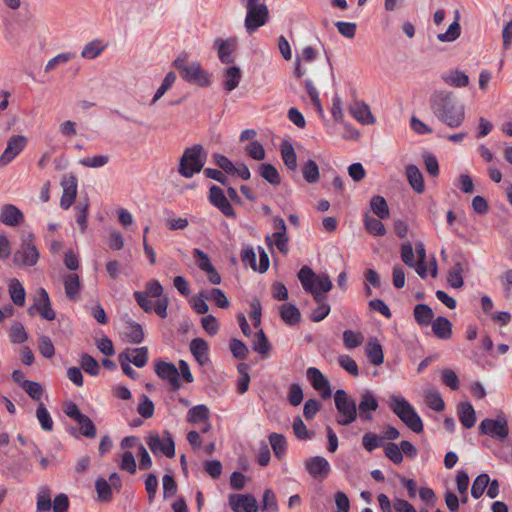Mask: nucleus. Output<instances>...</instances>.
Wrapping results in <instances>:
<instances>
[{
  "instance_id": "obj_1",
  "label": "nucleus",
  "mask_w": 512,
  "mask_h": 512,
  "mask_svg": "<svg viewBox=\"0 0 512 512\" xmlns=\"http://www.w3.org/2000/svg\"><path fill=\"white\" fill-rule=\"evenodd\" d=\"M430 108L437 119L450 128H458L464 122V104L452 92L435 91L430 96Z\"/></svg>"
},
{
  "instance_id": "obj_2",
  "label": "nucleus",
  "mask_w": 512,
  "mask_h": 512,
  "mask_svg": "<svg viewBox=\"0 0 512 512\" xmlns=\"http://www.w3.org/2000/svg\"><path fill=\"white\" fill-rule=\"evenodd\" d=\"M297 277L306 293L313 296L317 305H329L327 303V295L332 287V281L327 274L316 275L309 266H303Z\"/></svg>"
},
{
  "instance_id": "obj_3",
  "label": "nucleus",
  "mask_w": 512,
  "mask_h": 512,
  "mask_svg": "<svg viewBox=\"0 0 512 512\" xmlns=\"http://www.w3.org/2000/svg\"><path fill=\"white\" fill-rule=\"evenodd\" d=\"M389 408L410 430L415 433L423 431L424 426L421 417L403 396L391 395L389 398Z\"/></svg>"
},
{
  "instance_id": "obj_4",
  "label": "nucleus",
  "mask_w": 512,
  "mask_h": 512,
  "mask_svg": "<svg viewBox=\"0 0 512 512\" xmlns=\"http://www.w3.org/2000/svg\"><path fill=\"white\" fill-rule=\"evenodd\" d=\"M239 2L246 9L244 27L249 35L268 23L269 9L263 0H239Z\"/></svg>"
},
{
  "instance_id": "obj_5",
  "label": "nucleus",
  "mask_w": 512,
  "mask_h": 512,
  "mask_svg": "<svg viewBox=\"0 0 512 512\" xmlns=\"http://www.w3.org/2000/svg\"><path fill=\"white\" fill-rule=\"evenodd\" d=\"M173 67L179 71L181 78L187 83L199 87H208L211 84L210 74L197 61L188 63L185 57H178L174 60Z\"/></svg>"
},
{
  "instance_id": "obj_6",
  "label": "nucleus",
  "mask_w": 512,
  "mask_h": 512,
  "mask_svg": "<svg viewBox=\"0 0 512 512\" xmlns=\"http://www.w3.org/2000/svg\"><path fill=\"white\" fill-rule=\"evenodd\" d=\"M207 154L200 144H195L184 150L178 167V172L185 178H191L199 173L205 164Z\"/></svg>"
},
{
  "instance_id": "obj_7",
  "label": "nucleus",
  "mask_w": 512,
  "mask_h": 512,
  "mask_svg": "<svg viewBox=\"0 0 512 512\" xmlns=\"http://www.w3.org/2000/svg\"><path fill=\"white\" fill-rule=\"evenodd\" d=\"M334 403L337 410L336 422L341 426H348L358 417L357 404L345 390L338 389L334 393Z\"/></svg>"
},
{
  "instance_id": "obj_8",
  "label": "nucleus",
  "mask_w": 512,
  "mask_h": 512,
  "mask_svg": "<svg viewBox=\"0 0 512 512\" xmlns=\"http://www.w3.org/2000/svg\"><path fill=\"white\" fill-rule=\"evenodd\" d=\"M64 413L73 419L80 428L83 436L93 439L97 435V429L93 421L85 414H83L76 403L69 401L64 404Z\"/></svg>"
},
{
  "instance_id": "obj_9",
  "label": "nucleus",
  "mask_w": 512,
  "mask_h": 512,
  "mask_svg": "<svg viewBox=\"0 0 512 512\" xmlns=\"http://www.w3.org/2000/svg\"><path fill=\"white\" fill-rule=\"evenodd\" d=\"M40 257L39 251L34 244V234L29 233L22 240L20 248L15 252L14 263L20 266H34Z\"/></svg>"
},
{
  "instance_id": "obj_10",
  "label": "nucleus",
  "mask_w": 512,
  "mask_h": 512,
  "mask_svg": "<svg viewBox=\"0 0 512 512\" xmlns=\"http://www.w3.org/2000/svg\"><path fill=\"white\" fill-rule=\"evenodd\" d=\"M164 438L157 433H152L147 437V445L154 455L163 454L167 458L175 456V443L173 436L167 430L163 432Z\"/></svg>"
},
{
  "instance_id": "obj_11",
  "label": "nucleus",
  "mask_w": 512,
  "mask_h": 512,
  "mask_svg": "<svg viewBox=\"0 0 512 512\" xmlns=\"http://www.w3.org/2000/svg\"><path fill=\"white\" fill-rule=\"evenodd\" d=\"M479 432L491 438L504 440L509 434L508 421L504 414L498 415L496 419L485 418L479 425Z\"/></svg>"
},
{
  "instance_id": "obj_12",
  "label": "nucleus",
  "mask_w": 512,
  "mask_h": 512,
  "mask_svg": "<svg viewBox=\"0 0 512 512\" xmlns=\"http://www.w3.org/2000/svg\"><path fill=\"white\" fill-rule=\"evenodd\" d=\"M133 296L139 305V307L146 313L155 312L160 318L164 319L167 317V308L169 305L168 297H163L156 300L155 302L148 299L145 293L142 291H135Z\"/></svg>"
},
{
  "instance_id": "obj_13",
  "label": "nucleus",
  "mask_w": 512,
  "mask_h": 512,
  "mask_svg": "<svg viewBox=\"0 0 512 512\" xmlns=\"http://www.w3.org/2000/svg\"><path fill=\"white\" fill-rule=\"evenodd\" d=\"M27 138L23 135H12L7 147L0 156V167H5L11 163L26 147Z\"/></svg>"
},
{
  "instance_id": "obj_14",
  "label": "nucleus",
  "mask_w": 512,
  "mask_h": 512,
  "mask_svg": "<svg viewBox=\"0 0 512 512\" xmlns=\"http://www.w3.org/2000/svg\"><path fill=\"white\" fill-rule=\"evenodd\" d=\"M213 47L217 50L219 61L223 64L234 63V52L238 48V38L229 37L227 39L216 38Z\"/></svg>"
},
{
  "instance_id": "obj_15",
  "label": "nucleus",
  "mask_w": 512,
  "mask_h": 512,
  "mask_svg": "<svg viewBox=\"0 0 512 512\" xmlns=\"http://www.w3.org/2000/svg\"><path fill=\"white\" fill-rule=\"evenodd\" d=\"M209 202L216 207L227 218H235L236 213L232 207L229 199L224 194L223 190L217 186L212 185L209 189Z\"/></svg>"
},
{
  "instance_id": "obj_16",
  "label": "nucleus",
  "mask_w": 512,
  "mask_h": 512,
  "mask_svg": "<svg viewBox=\"0 0 512 512\" xmlns=\"http://www.w3.org/2000/svg\"><path fill=\"white\" fill-rule=\"evenodd\" d=\"M155 373L163 380L169 382L171 390L177 391L181 387L179 371L177 367L170 362L159 360L155 363Z\"/></svg>"
},
{
  "instance_id": "obj_17",
  "label": "nucleus",
  "mask_w": 512,
  "mask_h": 512,
  "mask_svg": "<svg viewBox=\"0 0 512 512\" xmlns=\"http://www.w3.org/2000/svg\"><path fill=\"white\" fill-rule=\"evenodd\" d=\"M379 407L378 399L371 390H365L361 396L357 406L358 416L363 421H372L373 412Z\"/></svg>"
},
{
  "instance_id": "obj_18",
  "label": "nucleus",
  "mask_w": 512,
  "mask_h": 512,
  "mask_svg": "<svg viewBox=\"0 0 512 512\" xmlns=\"http://www.w3.org/2000/svg\"><path fill=\"white\" fill-rule=\"evenodd\" d=\"M63 193L60 199V206L68 210L75 201L77 195V178L74 174H66L61 181Z\"/></svg>"
},
{
  "instance_id": "obj_19",
  "label": "nucleus",
  "mask_w": 512,
  "mask_h": 512,
  "mask_svg": "<svg viewBox=\"0 0 512 512\" xmlns=\"http://www.w3.org/2000/svg\"><path fill=\"white\" fill-rule=\"evenodd\" d=\"M33 309H36L40 316L45 320L52 321L56 318V313L51 306L49 295L44 288H40L38 290V297L28 310L30 315H33Z\"/></svg>"
},
{
  "instance_id": "obj_20",
  "label": "nucleus",
  "mask_w": 512,
  "mask_h": 512,
  "mask_svg": "<svg viewBox=\"0 0 512 512\" xmlns=\"http://www.w3.org/2000/svg\"><path fill=\"white\" fill-rule=\"evenodd\" d=\"M469 267V262L463 254L455 255L454 264L448 273V283L453 288H461L464 285L462 274Z\"/></svg>"
},
{
  "instance_id": "obj_21",
  "label": "nucleus",
  "mask_w": 512,
  "mask_h": 512,
  "mask_svg": "<svg viewBox=\"0 0 512 512\" xmlns=\"http://www.w3.org/2000/svg\"><path fill=\"white\" fill-rule=\"evenodd\" d=\"M305 468L309 475L315 479H325L331 470L329 462L322 456H314L305 461Z\"/></svg>"
},
{
  "instance_id": "obj_22",
  "label": "nucleus",
  "mask_w": 512,
  "mask_h": 512,
  "mask_svg": "<svg viewBox=\"0 0 512 512\" xmlns=\"http://www.w3.org/2000/svg\"><path fill=\"white\" fill-rule=\"evenodd\" d=\"M229 505L233 512H258L257 501L253 495L232 494L229 497Z\"/></svg>"
},
{
  "instance_id": "obj_23",
  "label": "nucleus",
  "mask_w": 512,
  "mask_h": 512,
  "mask_svg": "<svg viewBox=\"0 0 512 512\" xmlns=\"http://www.w3.org/2000/svg\"><path fill=\"white\" fill-rule=\"evenodd\" d=\"M306 375L313 388L321 392L322 398L327 399L331 396L332 391L329 381L318 368L309 367L306 371Z\"/></svg>"
},
{
  "instance_id": "obj_24",
  "label": "nucleus",
  "mask_w": 512,
  "mask_h": 512,
  "mask_svg": "<svg viewBox=\"0 0 512 512\" xmlns=\"http://www.w3.org/2000/svg\"><path fill=\"white\" fill-rule=\"evenodd\" d=\"M23 212L13 204H4L0 210V222L6 226L17 227L24 222Z\"/></svg>"
},
{
  "instance_id": "obj_25",
  "label": "nucleus",
  "mask_w": 512,
  "mask_h": 512,
  "mask_svg": "<svg viewBox=\"0 0 512 512\" xmlns=\"http://www.w3.org/2000/svg\"><path fill=\"white\" fill-rule=\"evenodd\" d=\"M209 346L202 338H194L190 342V352L199 365L204 366L209 362Z\"/></svg>"
},
{
  "instance_id": "obj_26",
  "label": "nucleus",
  "mask_w": 512,
  "mask_h": 512,
  "mask_svg": "<svg viewBox=\"0 0 512 512\" xmlns=\"http://www.w3.org/2000/svg\"><path fill=\"white\" fill-rule=\"evenodd\" d=\"M457 414L463 427L469 429L475 425L476 414L471 403L460 402L457 406Z\"/></svg>"
},
{
  "instance_id": "obj_27",
  "label": "nucleus",
  "mask_w": 512,
  "mask_h": 512,
  "mask_svg": "<svg viewBox=\"0 0 512 512\" xmlns=\"http://www.w3.org/2000/svg\"><path fill=\"white\" fill-rule=\"evenodd\" d=\"M63 284L66 297L71 301H77L81 289L79 276L75 273L67 274L63 277Z\"/></svg>"
},
{
  "instance_id": "obj_28",
  "label": "nucleus",
  "mask_w": 512,
  "mask_h": 512,
  "mask_svg": "<svg viewBox=\"0 0 512 512\" xmlns=\"http://www.w3.org/2000/svg\"><path fill=\"white\" fill-rule=\"evenodd\" d=\"M434 335L442 340H448L452 337V323L443 316H438L432 323Z\"/></svg>"
},
{
  "instance_id": "obj_29",
  "label": "nucleus",
  "mask_w": 512,
  "mask_h": 512,
  "mask_svg": "<svg viewBox=\"0 0 512 512\" xmlns=\"http://www.w3.org/2000/svg\"><path fill=\"white\" fill-rule=\"evenodd\" d=\"M279 314L283 322L289 326H295L301 321L300 310L291 303H285L280 306Z\"/></svg>"
},
{
  "instance_id": "obj_30",
  "label": "nucleus",
  "mask_w": 512,
  "mask_h": 512,
  "mask_svg": "<svg viewBox=\"0 0 512 512\" xmlns=\"http://www.w3.org/2000/svg\"><path fill=\"white\" fill-rule=\"evenodd\" d=\"M406 176L410 186L415 192L422 193L424 191L423 175L416 165L409 164L406 166Z\"/></svg>"
},
{
  "instance_id": "obj_31",
  "label": "nucleus",
  "mask_w": 512,
  "mask_h": 512,
  "mask_svg": "<svg viewBox=\"0 0 512 512\" xmlns=\"http://www.w3.org/2000/svg\"><path fill=\"white\" fill-rule=\"evenodd\" d=\"M242 77V72L237 66H230L224 71L223 88L227 92H231L238 87Z\"/></svg>"
},
{
  "instance_id": "obj_32",
  "label": "nucleus",
  "mask_w": 512,
  "mask_h": 512,
  "mask_svg": "<svg viewBox=\"0 0 512 512\" xmlns=\"http://www.w3.org/2000/svg\"><path fill=\"white\" fill-rule=\"evenodd\" d=\"M132 353L135 355L130 357L128 352H122L119 354V359H125V362H131L136 367H144L148 362V349L147 347H140L132 349Z\"/></svg>"
},
{
  "instance_id": "obj_33",
  "label": "nucleus",
  "mask_w": 512,
  "mask_h": 512,
  "mask_svg": "<svg viewBox=\"0 0 512 512\" xmlns=\"http://www.w3.org/2000/svg\"><path fill=\"white\" fill-rule=\"evenodd\" d=\"M210 410L204 404H198L190 408L187 412V422L190 424H197L207 422L209 420Z\"/></svg>"
},
{
  "instance_id": "obj_34",
  "label": "nucleus",
  "mask_w": 512,
  "mask_h": 512,
  "mask_svg": "<svg viewBox=\"0 0 512 512\" xmlns=\"http://www.w3.org/2000/svg\"><path fill=\"white\" fill-rule=\"evenodd\" d=\"M8 291L11 300L16 306L22 307L25 304V289L17 278H12L8 284Z\"/></svg>"
},
{
  "instance_id": "obj_35",
  "label": "nucleus",
  "mask_w": 512,
  "mask_h": 512,
  "mask_svg": "<svg viewBox=\"0 0 512 512\" xmlns=\"http://www.w3.org/2000/svg\"><path fill=\"white\" fill-rule=\"evenodd\" d=\"M282 160L289 170H295L297 167V156L291 142L285 140L280 145Z\"/></svg>"
},
{
  "instance_id": "obj_36",
  "label": "nucleus",
  "mask_w": 512,
  "mask_h": 512,
  "mask_svg": "<svg viewBox=\"0 0 512 512\" xmlns=\"http://www.w3.org/2000/svg\"><path fill=\"white\" fill-rule=\"evenodd\" d=\"M413 315L416 323L420 326H428L434 317L433 310L426 304H417L414 307Z\"/></svg>"
},
{
  "instance_id": "obj_37",
  "label": "nucleus",
  "mask_w": 512,
  "mask_h": 512,
  "mask_svg": "<svg viewBox=\"0 0 512 512\" xmlns=\"http://www.w3.org/2000/svg\"><path fill=\"white\" fill-rule=\"evenodd\" d=\"M461 27L459 24V12H455V20L449 25L445 33H439L437 39L440 42H453L459 38Z\"/></svg>"
},
{
  "instance_id": "obj_38",
  "label": "nucleus",
  "mask_w": 512,
  "mask_h": 512,
  "mask_svg": "<svg viewBox=\"0 0 512 512\" xmlns=\"http://www.w3.org/2000/svg\"><path fill=\"white\" fill-rule=\"evenodd\" d=\"M259 174L268 183L278 186L281 183V177L278 170L270 163H262L258 168Z\"/></svg>"
},
{
  "instance_id": "obj_39",
  "label": "nucleus",
  "mask_w": 512,
  "mask_h": 512,
  "mask_svg": "<svg viewBox=\"0 0 512 512\" xmlns=\"http://www.w3.org/2000/svg\"><path fill=\"white\" fill-rule=\"evenodd\" d=\"M269 442L275 457L282 459L287 451V441L284 435L273 432L269 435Z\"/></svg>"
},
{
  "instance_id": "obj_40",
  "label": "nucleus",
  "mask_w": 512,
  "mask_h": 512,
  "mask_svg": "<svg viewBox=\"0 0 512 512\" xmlns=\"http://www.w3.org/2000/svg\"><path fill=\"white\" fill-rule=\"evenodd\" d=\"M350 111L354 118L363 124H371L374 122L370 108L364 103H356L350 108Z\"/></svg>"
},
{
  "instance_id": "obj_41",
  "label": "nucleus",
  "mask_w": 512,
  "mask_h": 512,
  "mask_svg": "<svg viewBox=\"0 0 512 512\" xmlns=\"http://www.w3.org/2000/svg\"><path fill=\"white\" fill-rule=\"evenodd\" d=\"M445 83L454 87H466L469 84L468 75L459 70L450 71L449 73L442 76Z\"/></svg>"
},
{
  "instance_id": "obj_42",
  "label": "nucleus",
  "mask_w": 512,
  "mask_h": 512,
  "mask_svg": "<svg viewBox=\"0 0 512 512\" xmlns=\"http://www.w3.org/2000/svg\"><path fill=\"white\" fill-rule=\"evenodd\" d=\"M125 335L130 343L139 344L144 340V331L142 326L132 320L126 322Z\"/></svg>"
},
{
  "instance_id": "obj_43",
  "label": "nucleus",
  "mask_w": 512,
  "mask_h": 512,
  "mask_svg": "<svg viewBox=\"0 0 512 512\" xmlns=\"http://www.w3.org/2000/svg\"><path fill=\"white\" fill-rule=\"evenodd\" d=\"M366 356L373 365H381L384 361L382 346L376 340L368 342Z\"/></svg>"
},
{
  "instance_id": "obj_44",
  "label": "nucleus",
  "mask_w": 512,
  "mask_h": 512,
  "mask_svg": "<svg viewBox=\"0 0 512 512\" xmlns=\"http://www.w3.org/2000/svg\"><path fill=\"white\" fill-rule=\"evenodd\" d=\"M370 208L379 219H386L389 217L388 204L384 197L380 195L373 196L370 199Z\"/></svg>"
},
{
  "instance_id": "obj_45",
  "label": "nucleus",
  "mask_w": 512,
  "mask_h": 512,
  "mask_svg": "<svg viewBox=\"0 0 512 512\" xmlns=\"http://www.w3.org/2000/svg\"><path fill=\"white\" fill-rule=\"evenodd\" d=\"M381 220L382 219H376L366 213L364 216L365 229L374 236H384L386 234V228Z\"/></svg>"
},
{
  "instance_id": "obj_46",
  "label": "nucleus",
  "mask_w": 512,
  "mask_h": 512,
  "mask_svg": "<svg viewBox=\"0 0 512 512\" xmlns=\"http://www.w3.org/2000/svg\"><path fill=\"white\" fill-rule=\"evenodd\" d=\"M303 178L306 182L313 184L319 180V167L314 160H307L302 166Z\"/></svg>"
},
{
  "instance_id": "obj_47",
  "label": "nucleus",
  "mask_w": 512,
  "mask_h": 512,
  "mask_svg": "<svg viewBox=\"0 0 512 512\" xmlns=\"http://www.w3.org/2000/svg\"><path fill=\"white\" fill-rule=\"evenodd\" d=\"M252 348L261 355H267L269 353L271 344L262 329L255 334Z\"/></svg>"
},
{
  "instance_id": "obj_48",
  "label": "nucleus",
  "mask_w": 512,
  "mask_h": 512,
  "mask_svg": "<svg viewBox=\"0 0 512 512\" xmlns=\"http://www.w3.org/2000/svg\"><path fill=\"white\" fill-rule=\"evenodd\" d=\"M176 80V74L172 71L168 72L164 77L161 85L156 90L150 105H154L174 84Z\"/></svg>"
},
{
  "instance_id": "obj_49",
  "label": "nucleus",
  "mask_w": 512,
  "mask_h": 512,
  "mask_svg": "<svg viewBox=\"0 0 512 512\" xmlns=\"http://www.w3.org/2000/svg\"><path fill=\"white\" fill-rule=\"evenodd\" d=\"M104 49L105 46L102 45L101 40L96 39L84 46L81 56L85 59H95L104 51Z\"/></svg>"
},
{
  "instance_id": "obj_50",
  "label": "nucleus",
  "mask_w": 512,
  "mask_h": 512,
  "mask_svg": "<svg viewBox=\"0 0 512 512\" xmlns=\"http://www.w3.org/2000/svg\"><path fill=\"white\" fill-rule=\"evenodd\" d=\"M425 402L432 410L441 412L445 408V403L441 394L437 390H429L425 394Z\"/></svg>"
},
{
  "instance_id": "obj_51",
  "label": "nucleus",
  "mask_w": 512,
  "mask_h": 512,
  "mask_svg": "<svg viewBox=\"0 0 512 512\" xmlns=\"http://www.w3.org/2000/svg\"><path fill=\"white\" fill-rule=\"evenodd\" d=\"M36 417L44 431H52L53 420L52 417L43 403H40L36 410Z\"/></svg>"
},
{
  "instance_id": "obj_52",
  "label": "nucleus",
  "mask_w": 512,
  "mask_h": 512,
  "mask_svg": "<svg viewBox=\"0 0 512 512\" xmlns=\"http://www.w3.org/2000/svg\"><path fill=\"white\" fill-rule=\"evenodd\" d=\"M488 485H489V475L486 473H482V474L478 475L475 478V480L472 484V487H471L472 497L475 499H479L483 495V493Z\"/></svg>"
},
{
  "instance_id": "obj_53",
  "label": "nucleus",
  "mask_w": 512,
  "mask_h": 512,
  "mask_svg": "<svg viewBox=\"0 0 512 512\" xmlns=\"http://www.w3.org/2000/svg\"><path fill=\"white\" fill-rule=\"evenodd\" d=\"M362 446L367 452L371 453L376 448L384 447L383 437L372 432H367L362 437Z\"/></svg>"
},
{
  "instance_id": "obj_54",
  "label": "nucleus",
  "mask_w": 512,
  "mask_h": 512,
  "mask_svg": "<svg viewBox=\"0 0 512 512\" xmlns=\"http://www.w3.org/2000/svg\"><path fill=\"white\" fill-rule=\"evenodd\" d=\"M81 368L91 376H97L100 371L98 362L89 354L83 353L80 357Z\"/></svg>"
},
{
  "instance_id": "obj_55",
  "label": "nucleus",
  "mask_w": 512,
  "mask_h": 512,
  "mask_svg": "<svg viewBox=\"0 0 512 512\" xmlns=\"http://www.w3.org/2000/svg\"><path fill=\"white\" fill-rule=\"evenodd\" d=\"M229 349L234 358L245 360L248 357L249 350L245 343L239 339L233 338L230 341Z\"/></svg>"
},
{
  "instance_id": "obj_56",
  "label": "nucleus",
  "mask_w": 512,
  "mask_h": 512,
  "mask_svg": "<svg viewBox=\"0 0 512 512\" xmlns=\"http://www.w3.org/2000/svg\"><path fill=\"white\" fill-rule=\"evenodd\" d=\"M95 488L100 501L108 502L112 499V487L104 478L96 480Z\"/></svg>"
},
{
  "instance_id": "obj_57",
  "label": "nucleus",
  "mask_w": 512,
  "mask_h": 512,
  "mask_svg": "<svg viewBox=\"0 0 512 512\" xmlns=\"http://www.w3.org/2000/svg\"><path fill=\"white\" fill-rule=\"evenodd\" d=\"M385 456L394 464H400L403 461V454L400 446L394 442H388L384 445Z\"/></svg>"
},
{
  "instance_id": "obj_58",
  "label": "nucleus",
  "mask_w": 512,
  "mask_h": 512,
  "mask_svg": "<svg viewBox=\"0 0 512 512\" xmlns=\"http://www.w3.org/2000/svg\"><path fill=\"white\" fill-rule=\"evenodd\" d=\"M9 338L12 343L20 344L28 339V334L25 331L24 326L21 323L16 322L10 328Z\"/></svg>"
},
{
  "instance_id": "obj_59",
  "label": "nucleus",
  "mask_w": 512,
  "mask_h": 512,
  "mask_svg": "<svg viewBox=\"0 0 512 512\" xmlns=\"http://www.w3.org/2000/svg\"><path fill=\"white\" fill-rule=\"evenodd\" d=\"M38 350L45 358H52L55 354V348L49 336L42 335L38 340Z\"/></svg>"
},
{
  "instance_id": "obj_60",
  "label": "nucleus",
  "mask_w": 512,
  "mask_h": 512,
  "mask_svg": "<svg viewBox=\"0 0 512 512\" xmlns=\"http://www.w3.org/2000/svg\"><path fill=\"white\" fill-rule=\"evenodd\" d=\"M206 299L214 301L215 304L222 309H227L230 306L229 300L225 293L218 288H212L209 294L206 296Z\"/></svg>"
},
{
  "instance_id": "obj_61",
  "label": "nucleus",
  "mask_w": 512,
  "mask_h": 512,
  "mask_svg": "<svg viewBox=\"0 0 512 512\" xmlns=\"http://www.w3.org/2000/svg\"><path fill=\"white\" fill-rule=\"evenodd\" d=\"M343 342L347 349H354L362 344L363 336L361 333H356L352 330H345L343 332Z\"/></svg>"
},
{
  "instance_id": "obj_62",
  "label": "nucleus",
  "mask_w": 512,
  "mask_h": 512,
  "mask_svg": "<svg viewBox=\"0 0 512 512\" xmlns=\"http://www.w3.org/2000/svg\"><path fill=\"white\" fill-rule=\"evenodd\" d=\"M246 153L252 159L261 161L265 158V149L263 145L258 141H251L245 148Z\"/></svg>"
},
{
  "instance_id": "obj_63",
  "label": "nucleus",
  "mask_w": 512,
  "mask_h": 512,
  "mask_svg": "<svg viewBox=\"0 0 512 512\" xmlns=\"http://www.w3.org/2000/svg\"><path fill=\"white\" fill-rule=\"evenodd\" d=\"M154 404L146 395H142L137 408L138 413L145 419H149L154 414Z\"/></svg>"
},
{
  "instance_id": "obj_64",
  "label": "nucleus",
  "mask_w": 512,
  "mask_h": 512,
  "mask_svg": "<svg viewBox=\"0 0 512 512\" xmlns=\"http://www.w3.org/2000/svg\"><path fill=\"white\" fill-rule=\"evenodd\" d=\"M339 365L352 376H358L359 370L356 361L349 355H340L338 357Z\"/></svg>"
}]
</instances>
